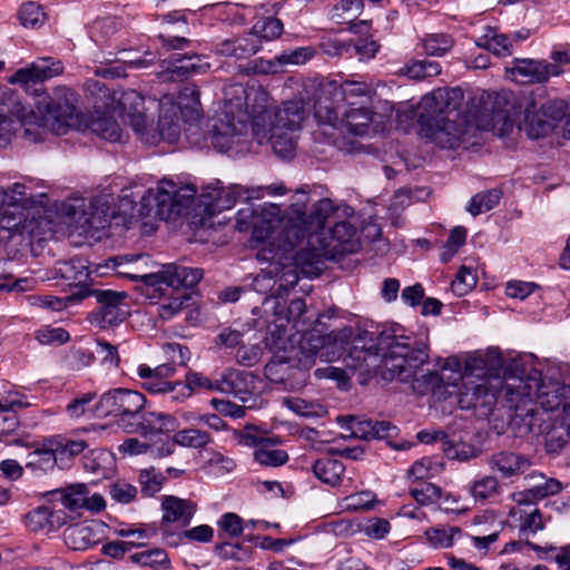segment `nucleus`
<instances>
[{
  "label": "nucleus",
  "instance_id": "de8ad7c7",
  "mask_svg": "<svg viewBox=\"0 0 570 570\" xmlns=\"http://www.w3.org/2000/svg\"><path fill=\"white\" fill-rule=\"evenodd\" d=\"M128 559L131 563L153 569H157L161 566L168 564L169 562L166 551L159 548L132 553Z\"/></svg>",
  "mask_w": 570,
  "mask_h": 570
},
{
  "label": "nucleus",
  "instance_id": "9d476101",
  "mask_svg": "<svg viewBox=\"0 0 570 570\" xmlns=\"http://www.w3.org/2000/svg\"><path fill=\"white\" fill-rule=\"evenodd\" d=\"M196 188L193 185L178 186L170 179H163L156 188L148 189L137 205L139 217H157L168 220L180 215L194 200Z\"/></svg>",
  "mask_w": 570,
  "mask_h": 570
},
{
  "label": "nucleus",
  "instance_id": "774afa93",
  "mask_svg": "<svg viewBox=\"0 0 570 570\" xmlns=\"http://www.w3.org/2000/svg\"><path fill=\"white\" fill-rule=\"evenodd\" d=\"M361 530L366 537L381 540L389 534L391 524L386 519L371 518L361 525Z\"/></svg>",
  "mask_w": 570,
  "mask_h": 570
},
{
  "label": "nucleus",
  "instance_id": "aec40b11",
  "mask_svg": "<svg viewBox=\"0 0 570 570\" xmlns=\"http://www.w3.org/2000/svg\"><path fill=\"white\" fill-rule=\"evenodd\" d=\"M181 114L183 108L180 102L175 104L168 98L160 101L157 130L148 128V124L146 122V131L149 132V136H155V141L153 144H156L158 139L166 140L171 144L179 139L181 131Z\"/></svg>",
  "mask_w": 570,
  "mask_h": 570
},
{
  "label": "nucleus",
  "instance_id": "f8f14e48",
  "mask_svg": "<svg viewBox=\"0 0 570 570\" xmlns=\"http://www.w3.org/2000/svg\"><path fill=\"white\" fill-rule=\"evenodd\" d=\"M146 404L142 393L128 389H114L104 393L95 404L96 416L110 414L119 416L118 424L124 425L136 422Z\"/></svg>",
  "mask_w": 570,
  "mask_h": 570
},
{
  "label": "nucleus",
  "instance_id": "49530a36",
  "mask_svg": "<svg viewBox=\"0 0 570 570\" xmlns=\"http://www.w3.org/2000/svg\"><path fill=\"white\" fill-rule=\"evenodd\" d=\"M272 441L254 451V459L265 466H281L288 461V454L284 450L271 448Z\"/></svg>",
  "mask_w": 570,
  "mask_h": 570
},
{
  "label": "nucleus",
  "instance_id": "ddd939ff",
  "mask_svg": "<svg viewBox=\"0 0 570 570\" xmlns=\"http://www.w3.org/2000/svg\"><path fill=\"white\" fill-rule=\"evenodd\" d=\"M315 117L320 124L328 125L332 128L345 127L355 136H365L370 132L375 112L368 107H351L343 112L341 118L338 111L333 107L317 105Z\"/></svg>",
  "mask_w": 570,
  "mask_h": 570
},
{
  "label": "nucleus",
  "instance_id": "9b49d317",
  "mask_svg": "<svg viewBox=\"0 0 570 570\" xmlns=\"http://www.w3.org/2000/svg\"><path fill=\"white\" fill-rule=\"evenodd\" d=\"M288 216V210L282 216L279 206L273 203L248 204L237 212L236 224L240 232L250 229L255 242L277 245Z\"/></svg>",
  "mask_w": 570,
  "mask_h": 570
},
{
  "label": "nucleus",
  "instance_id": "4c0bfd02",
  "mask_svg": "<svg viewBox=\"0 0 570 570\" xmlns=\"http://www.w3.org/2000/svg\"><path fill=\"white\" fill-rule=\"evenodd\" d=\"M49 445L55 452L59 466L66 468L69 462L87 448V443L82 440H71L61 436H53L49 439Z\"/></svg>",
  "mask_w": 570,
  "mask_h": 570
},
{
  "label": "nucleus",
  "instance_id": "2f4dec72",
  "mask_svg": "<svg viewBox=\"0 0 570 570\" xmlns=\"http://www.w3.org/2000/svg\"><path fill=\"white\" fill-rule=\"evenodd\" d=\"M324 90L328 92L335 91V95L340 96L341 100L346 101L351 106L354 104L350 101L351 99L371 98L375 94L371 83L355 79H333L324 86Z\"/></svg>",
  "mask_w": 570,
  "mask_h": 570
},
{
  "label": "nucleus",
  "instance_id": "cd10ccee",
  "mask_svg": "<svg viewBox=\"0 0 570 570\" xmlns=\"http://www.w3.org/2000/svg\"><path fill=\"white\" fill-rule=\"evenodd\" d=\"M0 198L2 205V208H0V215L2 216L0 218V226L9 230L21 233L24 227L21 226L20 219L16 220V217H13L12 224H10V220L6 224V218L10 214L8 210L9 207L18 208L26 205L28 202L27 187L23 184L14 183L8 189L0 188Z\"/></svg>",
  "mask_w": 570,
  "mask_h": 570
},
{
  "label": "nucleus",
  "instance_id": "f3484780",
  "mask_svg": "<svg viewBox=\"0 0 570 570\" xmlns=\"http://www.w3.org/2000/svg\"><path fill=\"white\" fill-rule=\"evenodd\" d=\"M63 65L52 57H41L24 68L18 69L10 78V83H17L26 91L33 86L61 75Z\"/></svg>",
  "mask_w": 570,
  "mask_h": 570
},
{
  "label": "nucleus",
  "instance_id": "a18cd8bd",
  "mask_svg": "<svg viewBox=\"0 0 570 570\" xmlns=\"http://www.w3.org/2000/svg\"><path fill=\"white\" fill-rule=\"evenodd\" d=\"M502 193L499 189H489L475 194L468 206V212L472 216L493 209L500 202Z\"/></svg>",
  "mask_w": 570,
  "mask_h": 570
},
{
  "label": "nucleus",
  "instance_id": "3c124183",
  "mask_svg": "<svg viewBox=\"0 0 570 570\" xmlns=\"http://www.w3.org/2000/svg\"><path fill=\"white\" fill-rule=\"evenodd\" d=\"M461 533L458 527L432 528L425 531V537L434 548H450L454 544L455 537Z\"/></svg>",
  "mask_w": 570,
  "mask_h": 570
},
{
  "label": "nucleus",
  "instance_id": "7ed1b4c3",
  "mask_svg": "<svg viewBox=\"0 0 570 570\" xmlns=\"http://www.w3.org/2000/svg\"><path fill=\"white\" fill-rule=\"evenodd\" d=\"M305 189H298L288 207V218L283 233L282 254L294 259L305 277L318 276L325 259L337 254L354 252L357 247L356 228L348 222H338L325 229L326 220L338 209L330 198L315 203L307 214Z\"/></svg>",
  "mask_w": 570,
  "mask_h": 570
},
{
  "label": "nucleus",
  "instance_id": "603ef678",
  "mask_svg": "<svg viewBox=\"0 0 570 570\" xmlns=\"http://www.w3.org/2000/svg\"><path fill=\"white\" fill-rule=\"evenodd\" d=\"M91 130L102 139L109 141H119L121 139V129L117 121L109 116H100L92 120Z\"/></svg>",
  "mask_w": 570,
  "mask_h": 570
},
{
  "label": "nucleus",
  "instance_id": "bb28decb",
  "mask_svg": "<svg viewBox=\"0 0 570 570\" xmlns=\"http://www.w3.org/2000/svg\"><path fill=\"white\" fill-rule=\"evenodd\" d=\"M217 382L216 392L233 394L244 403L248 401L254 387V376L250 373L234 368L225 370Z\"/></svg>",
  "mask_w": 570,
  "mask_h": 570
},
{
  "label": "nucleus",
  "instance_id": "6e6552de",
  "mask_svg": "<svg viewBox=\"0 0 570 570\" xmlns=\"http://www.w3.org/2000/svg\"><path fill=\"white\" fill-rule=\"evenodd\" d=\"M283 234L278 239V244L271 243L262 247L256 258L259 262H269L266 268H262L261 273L254 278L252 286L258 293H272V296L281 297L284 292L294 287L301 276H305L298 266L294 264V259L286 258L282 254Z\"/></svg>",
  "mask_w": 570,
  "mask_h": 570
},
{
  "label": "nucleus",
  "instance_id": "a211bd4d",
  "mask_svg": "<svg viewBox=\"0 0 570 570\" xmlns=\"http://www.w3.org/2000/svg\"><path fill=\"white\" fill-rule=\"evenodd\" d=\"M94 295L100 305L95 314V320L101 327L117 325L129 315V306L126 303L127 294L125 292L105 289L95 291Z\"/></svg>",
  "mask_w": 570,
  "mask_h": 570
},
{
  "label": "nucleus",
  "instance_id": "f03ea898",
  "mask_svg": "<svg viewBox=\"0 0 570 570\" xmlns=\"http://www.w3.org/2000/svg\"><path fill=\"white\" fill-rule=\"evenodd\" d=\"M322 348H333L332 358L341 357L347 351L344 363L352 370H360L364 374H374L381 367V376L385 381L397 380L403 383H413V389L420 393L433 390L441 394L445 381L444 372L439 374L429 371L416 379L419 371L429 361V343L414 334H393L381 338L384 345L382 357L379 356L377 342L372 332L358 327L345 326L332 331L322 337Z\"/></svg>",
  "mask_w": 570,
  "mask_h": 570
},
{
  "label": "nucleus",
  "instance_id": "680f3d73",
  "mask_svg": "<svg viewBox=\"0 0 570 570\" xmlns=\"http://www.w3.org/2000/svg\"><path fill=\"white\" fill-rule=\"evenodd\" d=\"M499 481L495 476L487 475L476 480L471 487V493L476 500H487L498 494Z\"/></svg>",
  "mask_w": 570,
  "mask_h": 570
},
{
  "label": "nucleus",
  "instance_id": "864d4df0",
  "mask_svg": "<svg viewBox=\"0 0 570 570\" xmlns=\"http://www.w3.org/2000/svg\"><path fill=\"white\" fill-rule=\"evenodd\" d=\"M441 72V66L436 61L413 60L404 67V73L415 80H421L438 76Z\"/></svg>",
  "mask_w": 570,
  "mask_h": 570
},
{
  "label": "nucleus",
  "instance_id": "6ab92c4d",
  "mask_svg": "<svg viewBox=\"0 0 570 570\" xmlns=\"http://www.w3.org/2000/svg\"><path fill=\"white\" fill-rule=\"evenodd\" d=\"M341 428L361 440H389L397 435L399 429L389 421L358 419L353 415L337 417Z\"/></svg>",
  "mask_w": 570,
  "mask_h": 570
},
{
  "label": "nucleus",
  "instance_id": "f257e3e1",
  "mask_svg": "<svg viewBox=\"0 0 570 570\" xmlns=\"http://www.w3.org/2000/svg\"><path fill=\"white\" fill-rule=\"evenodd\" d=\"M482 363L480 357L469 360L462 374L460 361L446 358L440 366L441 371L451 372L449 382L444 381L443 384L441 394L444 399L455 394L463 410L478 406L491 409L501 399L521 421L531 417L552 420L570 414V385L542 379L537 370L527 377L474 374L473 368Z\"/></svg>",
  "mask_w": 570,
  "mask_h": 570
},
{
  "label": "nucleus",
  "instance_id": "f704fd0d",
  "mask_svg": "<svg viewBox=\"0 0 570 570\" xmlns=\"http://www.w3.org/2000/svg\"><path fill=\"white\" fill-rule=\"evenodd\" d=\"M59 465L55 452L49 445V439H46L40 448H37L27 455L26 468L36 475H42Z\"/></svg>",
  "mask_w": 570,
  "mask_h": 570
},
{
  "label": "nucleus",
  "instance_id": "393cba45",
  "mask_svg": "<svg viewBox=\"0 0 570 570\" xmlns=\"http://www.w3.org/2000/svg\"><path fill=\"white\" fill-rule=\"evenodd\" d=\"M525 490L513 494L517 503L542 500L561 491V483L553 478L533 471L524 476Z\"/></svg>",
  "mask_w": 570,
  "mask_h": 570
},
{
  "label": "nucleus",
  "instance_id": "79ce46f5",
  "mask_svg": "<svg viewBox=\"0 0 570 570\" xmlns=\"http://www.w3.org/2000/svg\"><path fill=\"white\" fill-rule=\"evenodd\" d=\"M137 375L142 380L141 387L150 394H167V391L171 390V382L158 376L147 364L138 365Z\"/></svg>",
  "mask_w": 570,
  "mask_h": 570
},
{
  "label": "nucleus",
  "instance_id": "4d7b16f0",
  "mask_svg": "<svg viewBox=\"0 0 570 570\" xmlns=\"http://www.w3.org/2000/svg\"><path fill=\"white\" fill-rule=\"evenodd\" d=\"M19 20L23 27L37 28L45 22L46 14L39 3L30 1L21 6Z\"/></svg>",
  "mask_w": 570,
  "mask_h": 570
},
{
  "label": "nucleus",
  "instance_id": "dca6fc26",
  "mask_svg": "<svg viewBox=\"0 0 570 570\" xmlns=\"http://www.w3.org/2000/svg\"><path fill=\"white\" fill-rule=\"evenodd\" d=\"M522 422L529 432L546 435L548 452H559L570 439V413L559 419L531 417Z\"/></svg>",
  "mask_w": 570,
  "mask_h": 570
},
{
  "label": "nucleus",
  "instance_id": "473e14b6",
  "mask_svg": "<svg viewBox=\"0 0 570 570\" xmlns=\"http://www.w3.org/2000/svg\"><path fill=\"white\" fill-rule=\"evenodd\" d=\"M161 509L164 522L186 527L194 517L196 505L189 500L169 495L164 498Z\"/></svg>",
  "mask_w": 570,
  "mask_h": 570
},
{
  "label": "nucleus",
  "instance_id": "ea45409f",
  "mask_svg": "<svg viewBox=\"0 0 570 570\" xmlns=\"http://www.w3.org/2000/svg\"><path fill=\"white\" fill-rule=\"evenodd\" d=\"M56 272L61 278L75 284L86 283L90 275L88 262L81 257L58 262L56 265Z\"/></svg>",
  "mask_w": 570,
  "mask_h": 570
},
{
  "label": "nucleus",
  "instance_id": "7c9ffc66",
  "mask_svg": "<svg viewBox=\"0 0 570 570\" xmlns=\"http://www.w3.org/2000/svg\"><path fill=\"white\" fill-rule=\"evenodd\" d=\"M261 50V41L253 36H243L233 39L218 41L214 51L217 55L233 57L236 59H246Z\"/></svg>",
  "mask_w": 570,
  "mask_h": 570
},
{
  "label": "nucleus",
  "instance_id": "0e129e2a",
  "mask_svg": "<svg viewBox=\"0 0 570 570\" xmlns=\"http://www.w3.org/2000/svg\"><path fill=\"white\" fill-rule=\"evenodd\" d=\"M443 452L449 459L466 461L476 455L475 449L463 442L444 441Z\"/></svg>",
  "mask_w": 570,
  "mask_h": 570
},
{
  "label": "nucleus",
  "instance_id": "20e7f679",
  "mask_svg": "<svg viewBox=\"0 0 570 570\" xmlns=\"http://www.w3.org/2000/svg\"><path fill=\"white\" fill-rule=\"evenodd\" d=\"M76 102L77 95L71 89L58 87L52 97L38 98L36 108L41 116L37 118L18 95L4 94L0 101V147L10 142L20 128H23V136L31 141L42 140L46 129L65 135L68 128L79 125Z\"/></svg>",
  "mask_w": 570,
  "mask_h": 570
},
{
  "label": "nucleus",
  "instance_id": "2eb2a0df",
  "mask_svg": "<svg viewBox=\"0 0 570 570\" xmlns=\"http://www.w3.org/2000/svg\"><path fill=\"white\" fill-rule=\"evenodd\" d=\"M505 72L514 81L534 85L548 82L551 77L562 75L563 69L544 59L514 58Z\"/></svg>",
  "mask_w": 570,
  "mask_h": 570
},
{
  "label": "nucleus",
  "instance_id": "c756f323",
  "mask_svg": "<svg viewBox=\"0 0 570 570\" xmlns=\"http://www.w3.org/2000/svg\"><path fill=\"white\" fill-rule=\"evenodd\" d=\"M67 521V514L63 510H55L50 507L41 505L31 510L26 515L27 527L35 532L55 531L62 527Z\"/></svg>",
  "mask_w": 570,
  "mask_h": 570
},
{
  "label": "nucleus",
  "instance_id": "052dcab7",
  "mask_svg": "<svg viewBox=\"0 0 570 570\" xmlns=\"http://www.w3.org/2000/svg\"><path fill=\"white\" fill-rule=\"evenodd\" d=\"M94 393H85L79 397H76L72 402H70L66 411L71 419H79L85 415L91 416V414L96 415L95 405L91 406V402L95 399Z\"/></svg>",
  "mask_w": 570,
  "mask_h": 570
},
{
  "label": "nucleus",
  "instance_id": "5701e85b",
  "mask_svg": "<svg viewBox=\"0 0 570 570\" xmlns=\"http://www.w3.org/2000/svg\"><path fill=\"white\" fill-rule=\"evenodd\" d=\"M105 524L97 521L78 522L63 531L65 544L73 551H85L98 544L104 537Z\"/></svg>",
  "mask_w": 570,
  "mask_h": 570
},
{
  "label": "nucleus",
  "instance_id": "6e6d98bb",
  "mask_svg": "<svg viewBox=\"0 0 570 570\" xmlns=\"http://www.w3.org/2000/svg\"><path fill=\"white\" fill-rule=\"evenodd\" d=\"M28 405L24 396L11 390L8 383L0 382V412H14Z\"/></svg>",
  "mask_w": 570,
  "mask_h": 570
},
{
  "label": "nucleus",
  "instance_id": "bf43d9fd",
  "mask_svg": "<svg viewBox=\"0 0 570 570\" xmlns=\"http://www.w3.org/2000/svg\"><path fill=\"white\" fill-rule=\"evenodd\" d=\"M476 281L478 278L473 269L462 266L459 269L455 279L451 283L452 292L456 296H463L475 286Z\"/></svg>",
  "mask_w": 570,
  "mask_h": 570
},
{
  "label": "nucleus",
  "instance_id": "c85d7f7f",
  "mask_svg": "<svg viewBox=\"0 0 570 570\" xmlns=\"http://www.w3.org/2000/svg\"><path fill=\"white\" fill-rule=\"evenodd\" d=\"M490 469L503 479L513 478L524 473L531 465L529 459L522 454L501 451L494 453L489 461Z\"/></svg>",
  "mask_w": 570,
  "mask_h": 570
},
{
  "label": "nucleus",
  "instance_id": "338daca9",
  "mask_svg": "<svg viewBox=\"0 0 570 570\" xmlns=\"http://www.w3.org/2000/svg\"><path fill=\"white\" fill-rule=\"evenodd\" d=\"M314 50L311 47H298L293 50L283 51L277 56L278 65H302L308 61L314 56Z\"/></svg>",
  "mask_w": 570,
  "mask_h": 570
},
{
  "label": "nucleus",
  "instance_id": "1a4fd4ad",
  "mask_svg": "<svg viewBox=\"0 0 570 570\" xmlns=\"http://www.w3.org/2000/svg\"><path fill=\"white\" fill-rule=\"evenodd\" d=\"M114 262L117 267L132 264L128 271H119V273L131 279H139L146 285L157 286L158 289H163V285L173 289L191 288L203 277L202 269L176 264L164 265L157 272H147L141 267V264L146 266L149 262L147 255H124L115 257Z\"/></svg>",
  "mask_w": 570,
  "mask_h": 570
},
{
  "label": "nucleus",
  "instance_id": "13d9d810",
  "mask_svg": "<svg viewBox=\"0 0 570 570\" xmlns=\"http://www.w3.org/2000/svg\"><path fill=\"white\" fill-rule=\"evenodd\" d=\"M165 480V476L154 468L142 470L139 474L141 492L147 497H153L161 490Z\"/></svg>",
  "mask_w": 570,
  "mask_h": 570
},
{
  "label": "nucleus",
  "instance_id": "b1692460",
  "mask_svg": "<svg viewBox=\"0 0 570 570\" xmlns=\"http://www.w3.org/2000/svg\"><path fill=\"white\" fill-rule=\"evenodd\" d=\"M219 184L220 181H217L215 186H208L200 195V205L205 207L208 216L232 208L237 198L247 190L239 185H233L225 189L218 186Z\"/></svg>",
  "mask_w": 570,
  "mask_h": 570
},
{
  "label": "nucleus",
  "instance_id": "a878e982",
  "mask_svg": "<svg viewBox=\"0 0 570 570\" xmlns=\"http://www.w3.org/2000/svg\"><path fill=\"white\" fill-rule=\"evenodd\" d=\"M177 419L165 412H142L136 422L124 425L127 433H169L178 428Z\"/></svg>",
  "mask_w": 570,
  "mask_h": 570
},
{
  "label": "nucleus",
  "instance_id": "72a5a7b5",
  "mask_svg": "<svg viewBox=\"0 0 570 570\" xmlns=\"http://www.w3.org/2000/svg\"><path fill=\"white\" fill-rule=\"evenodd\" d=\"M510 515L519 521V531L522 537L528 538L544 528L540 511L531 502L518 503L510 510Z\"/></svg>",
  "mask_w": 570,
  "mask_h": 570
},
{
  "label": "nucleus",
  "instance_id": "e2e57ef3",
  "mask_svg": "<svg viewBox=\"0 0 570 570\" xmlns=\"http://www.w3.org/2000/svg\"><path fill=\"white\" fill-rule=\"evenodd\" d=\"M109 494L118 503L127 504L137 495V488L130 483L118 480L109 484Z\"/></svg>",
  "mask_w": 570,
  "mask_h": 570
},
{
  "label": "nucleus",
  "instance_id": "4468645a",
  "mask_svg": "<svg viewBox=\"0 0 570 570\" xmlns=\"http://www.w3.org/2000/svg\"><path fill=\"white\" fill-rule=\"evenodd\" d=\"M49 501L59 502L69 511L87 510L100 512L106 508V501L99 493H91L85 483H72L55 489L47 493Z\"/></svg>",
  "mask_w": 570,
  "mask_h": 570
},
{
  "label": "nucleus",
  "instance_id": "5fc2aeb1",
  "mask_svg": "<svg viewBox=\"0 0 570 570\" xmlns=\"http://www.w3.org/2000/svg\"><path fill=\"white\" fill-rule=\"evenodd\" d=\"M422 46L429 56H443L453 47V39L445 33H431L422 39Z\"/></svg>",
  "mask_w": 570,
  "mask_h": 570
},
{
  "label": "nucleus",
  "instance_id": "423d86ee",
  "mask_svg": "<svg viewBox=\"0 0 570 570\" xmlns=\"http://www.w3.org/2000/svg\"><path fill=\"white\" fill-rule=\"evenodd\" d=\"M463 100L460 88L436 89L419 104V122L423 135L441 148H454L463 135L458 110Z\"/></svg>",
  "mask_w": 570,
  "mask_h": 570
},
{
  "label": "nucleus",
  "instance_id": "39448f33",
  "mask_svg": "<svg viewBox=\"0 0 570 570\" xmlns=\"http://www.w3.org/2000/svg\"><path fill=\"white\" fill-rule=\"evenodd\" d=\"M484 117L489 118L482 128L494 130L503 137L517 126L531 139H538L552 130L551 120L547 119L531 96H515L511 91L489 94L483 100Z\"/></svg>",
  "mask_w": 570,
  "mask_h": 570
},
{
  "label": "nucleus",
  "instance_id": "58836bf2",
  "mask_svg": "<svg viewBox=\"0 0 570 570\" xmlns=\"http://www.w3.org/2000/svg\"><path fill=\"white\" fill-rule=\"evenodd\" d=\"M475 43L478 47L484 48L498 57H508L513 52L512 39L508 35L499 33L493 28H489Z\"/></svg>",
  "mask_w": 570,
  "mask_h": 570
},
{
  "label": "nucleus",
  "instance_id": "0eeeda50",
  "mask_svg": "<svg viewBox=\"0 0 570 570\" xmlns=\"http://www.w3.org/2000/svg\"><path fill=\"white\" fill-rule=\"evenodd\" d=\"M305 110L302 101H286L276 111L264 109L254 116L253 135L259 145L269 142L275 154L288 158L296 148V132Z\"/></svg>",
  "mask_w": 570,
  "mask_h": 570
},
{
  "label": "nucleus",
  "instance_id": "e433bc0d",
  "mask_svg": "<svg viewBox=\"0 0 570 570\" xmlns=\"http://www.w3.org/2000/svg\"><path fill=\"white\" fill-rule=\"evenodd\" d=\"M89 210L83 213L82 226L90 229H102L109 223L112 212L105 196L94 197L89 204Z\"/></svg>",
  "mask_w": 570,
  "mask_h": 570
},
{
  "label": "nucleus",
  "instance_id": "c9c22d12",
  "mask_svg": "<svg viewBox=\"0 0 570 570\" xmlns=\"http://www.w3.org/2000/svg\"><path fill=\"white\" fill-rule=\"evenodd\" d=\"M312 471L321 482L336 487L342 482L345 465L338 459L324 456L315 461Z\"/></svg>",
  "mask_w": 570,
  "mask_h": 570
},
{
  "label": "nucleus",
  "instance_id": "412c9836",
  "mask_svg": "<svg viewBox=\"0 0 570 570\" xmlns=\"http://www.w3.org/2000/svg\"><path fill=\"white\" fill-rule=\"evenodd\" d=\"M246 129L244 120L235 121L234 116L226 112L213 125L212 144L217 150L226 153L242 144Z\"/></svg>",
  "mask_w": 570,
  "mask_h": 570
},
{
  "label": "nucleus",
  "instance_id": "4be33fe9",
  "mask_svg": "<svg viewBox=\"0 0 570 570\" xmlns=\"http://www.w3.org/2000/svg\"><path fill=\"white\" fill-rule=\"evenodd\" d=\"M144 97L136 90H128L119 98L125 121L130 124L141 141L153 145L155 136H149L146 131L147 116L144 112Z\"/></svg>",
  "mask_w": 570,
  "mask_h": 570
},
{
  "label": "nucleus",
  "instance_id": "8fccbe9b",
  "mask_svg": "<svg viewBox=\"0 0 570 570\" xmlns=\"http://www.w3.org/2000/svg\"><path fill=\"white\" fill-rule=\"evenodd\" d=\"M411 497L421 505H431L439 502L442 489L430 482H420L410 489Z\"/></svg>",
  "mask_w": 570,
  "mask_h": 570
},
{
  "label": "nucleus",
  "instance_id": "37998d69",
  "mask_svg": "<svg viewBox=\"0 0 570 570\" xmlns=\"http://www.w3.org/2000/svg\"><path fill=\"white\" fill-rule=\"evenodd\" d=\"M284 31V26L282 20L275 17H266L259 21H257L252 30L247 33V36H253L257 38L261 42L262 40L272 41L277 39Z\"/></svg>",
  "mask_w": 570,
  "mask_h": 570
},
{
  "label": "nucleus",
  "instance_id": "69168bd1",
  "mask_svg": "<svg viewBox=\"0 0 570 570\" xmlns=\"http://www.w3.org/2000/svg\"><path fill=\"white\" fill-rule=\"evenodd\" d=\"M95 352L102 364L115 368L119 366L120 357L118 353V347L116 345H112L105 340L98 338L96 340Z\"/></svg>",
  "mask_w": 570,
  "mask_h": 570
},
{
  "label": "nucleus",
  "instance_id": "09e8293b",
  "mask_svg": "<svg viewBox=\"0 0 570 570\" xmlns=\"http://www.w3.org/2000/svg\"><path fill=\"white\" fill-rule=\"evenodd\" d=\"M210 435L198 429H184L175 434L177 445L190 449H202L210 442Z\"/></svg>",
  "mask_w": 570,
  "mask_h": 570
},
{
  "label": "nucleus",
  "instance_id": "a19ab883",
  "mask_svg": "<svg viewBox=\"0 0 570 570\" xmlns=\"http://www.w3.org/2000/svg\"><path fill=\"white\" fill-rule=\"evenodd\" d=\"M283 405L298 416L323 417L327 414L326 407L318 401L306 400L297 396L283 399Z\"/></svg>",
  "mask_w": 570,
  "mask_h": 570
},
{
  "label": "nucleus",
  "instance_id": "c03bdc74",
  "mask_svg": "<svg viewBox=\"0 0 570 570\" xmlns=\"http://www.w3.org/2000/svg\"><path fill=\"white\" fill-rule=\"evenodd\" d=\"M122 28V22L117 17H104L96 19L90 26V36L96 42L114 38Z\"/></svg>",
  "mask_w": 570,
  "mask_h": 570
}]
</instances>
